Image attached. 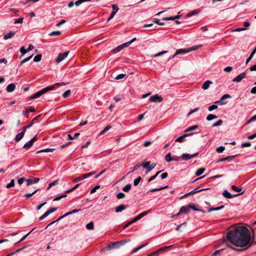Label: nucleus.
Instances as JSON below:
<instances>
[{
    "label": "nucleus",
    "mask_w": 256,
    "mask_h": 256,
    "mask_svg": "<svg viewBox=\"0 0 256 256\" xmlns=\"http://www.w3.org/2000/svg\"><path fill=\"white\" fill-rule=\"evenodd\" d=\"M125 242L124 241H118L116 242H112L106 248V250H111L114 249V248H118L122 244H124Z\"/></svg>",
    "instance_id": "7ed1b4c3"
},
{
    "label": "nucleus",
    "mask_w": 256,
    "mask_h": 256,
    "mask_svg": "<svg viewBox=\"0 0 256 256\" xmlns=\"http://www.w3.org/2000/svg\"><path fill=\"white\" fill-rule=\"evenodd\" d=\"M125 76H126V74H118V75L116 77V80H120V79L123 78Z\"/></svg>",
    "instance_id": "338daca9"
},
{
    "label": "nucleus",
    "mask_w": 256,
    "mask_h": 256,
    "mask_svg": "<svg viewBox=\"0 0 256 256\" xmlns=\"http://www.w3.org/2000/svg\"><path fill=\"white\" fill-rule=\"evenodd\" d=\"M94 224L92 222H90L86 225V228L88 230H92L94 228Z\"/></svg>",
    "instance_id": "cd10ccee"
},
{
    "label": "nucleus",
    "mask_w": 256,
    "mask_h": 256,
    "mask_svg": "<svg viewBox=\"0 0 256 256\" xmlns=\"http://www.w3.org/2000/svg\"><path fill=\"white\" fill-rule=\"evenodd\" d=\"M222 122H222V120H219L213 124H212V127H216V126H221L222 124Z\"/></svg>",
    "instance_id": "ea45409f"
},
{
    "label": "nucleus",
    "mask_w": 256,
    "mask_h": 256,
    "mask_svg": "<svg viewBox=\"0 0 256 256\" xmlns=\"http://www.w3.org/2000/svg\"><path fill=\"white\" fill-rule=\"evenodd\" d=\"M92 0H76L74 4L76 6H79L80 4H82V2H90Z\"/></svg>",
    "instance_id": "c9c22d12"
},
{
    "label": "nucleus",
    "mask_w": 256,
    "mask_h": 256,
    "mask_svg": "<svg viewBox=\"0 0 256 256\" xmlns=\"http://www.w3.org/2000/svg\"><path fill=\"white\" fill-rule=\"evenodd\" d=\"M67 196L66 194H62L61 196H56V197L54 199V201H58L59 200H60L61 198H65Z\"/></svg>",
    "instance_id": "864d4df0"
},
{
    "label": "nucleus",
    "mask_w": 256,
    "mask_h": 256,
    "mask_svg": "<svg viewBox=\"0 0 256 256\" xmlns=\"http://www.w3.org/2000/svg\"><path fill=\"white\" fill-rule=\"evenodd\" d=\"M228 240L234 245L238 247H244L248 246L250 242V235L248 228L245 226H240L236 227L227 234Z\"/></svg>",
    "instance_id": "f257e3e1"
},
{
    "label": "nucleus",
    "mask_w": 256,
    "mask_h": 256,
    "mask_svg": "<svg viewBox=\"0 0 256 256\" xmlns=\"http://www.w3.org/2000/svg\"><path fill=\"white\" fill-rule=\"evenodd\" d=\"M246 76L245 72H242L238 74L236 78L232 79L234 82H240Z\"/></svg>",
    "instance_id": "9b49d317"
},
{
    "label": "nucleus",
    "mask_w": 256,
    "mask_h": 256,
    "mask_svg": "<svg viewBox=\"0 0 256 256\" xmlns=\"http://www.w3.org/2000/svg\"><path fill=\"white\" fill-rule=\"evenodd\" d=\"M218 108V106L217 105H216V104H213V105H212L210 106L208 108V110L209 111L211 112L214 110H216Z\"/></svg>",
    "instance_id": "bf43d9fd"
},
{
    "label": "nucleus",
    "mask_w": 256,
    "mask_h": 256,
    "mask_svg": "<svg viewBox=\"0 0 256 256\" xmlns=\"http://www.w3.org/2000/svg\"><path fill=\"white\" fill-rule=\"evenodd\" d=\"M42 55L41 54H37L36 55L34 58V62H38L41 60Z\"/></svg>",
    "instance_id": "a18cd8bd"
},
{
    "label": "nucleus",
    "mask_w": 256,
    "mask_h": 256,
    "mask_svg": "<svg viewBox=\"0 0 256 256\" xmlns=\"http://www.w3.org/2000/svg\"><path fill=\"white\" fill-rule=\"evenodd\" d=\"M194 133L184 134L182 136H179L175 140V142H182L184 141V138L188 136H191L193 135Z\"/></svg>",
    "instance_id": "1a4fd4ad"
},
{
    "label": "nucleus",
    "mask_w": 256,
    "mask_h": 256,
    "mask_svg": "<svg viewBox=\"0 0 256 256\" xmlns=\"http://www.w3.org/2000/svg\"><path fill=\"white\" fill-rule=\"evenodd\" d=\"M15 88H16L15 84L13 83L10 84L6 86V91L9 92H12L14 90Z\"/></svg>",
    "instance_id": "a211bd4d"
},
{
    "label": "nucleus",
    "mask_w": 256,
    "mask_h": 256,
    "mask_svg": "<svg viewBox=\"0 0 256 256\" xmlns=\"http://www.w3.org/2000/svg\"><path fill=\"white\" fill-rule=\"evenodd\" d=\"M23 20H24L23 18H20L16 19V20H15L14 22V24H22L23 22Z\"/></svg>",
    "instance_id": "4d7b16f0"
},
{
    "label": "nucleus",
    "mask_w": 256,
    "mask_h": 256,
    "mask_svg": "<svg viewBox=\"0 0 256 256\" xmlns=\"http://www.w3.org/2000/svg\"><path fill=\"white\" fill-rule=\"evenodd\" d=\"M198 152L196 153L193 154H192V155H190L189 154H183L180 156V158L188 160H189L193 158L196 156L198 155Z\"/></svg>",
    "instance_id": "9d476101"
},
{
    "label": "nucleus",
    "mask_w": 256,
    "mask_h": 256,
    "mask_svg": "<svg viewBox=\"0 0 256 256\" xmlns=\"http://www.w3.org/2000/svg\"><path fill=\"white\" fill-rule=\"evenodd\" d=\"M131 184H128L122 188V190L125 192H128L131 188Z\"/></svg>",
    "instance_id": "4c0bfd02"
},
{
    "label": "nucleus",
    "mask_w": 256,
    "mask_h": 256,
    "mask_svg": "<svg viewBox=\"0 0 256 256\" xmlns=\"http://www.w3.org/2000/svg\"><path fill=\"white\" fill-rule=\"evenodd\" d=\"M14 179L10 180V182L6 184V188H9L14 186Z\"/></svg>",
    "instance_id": "a19ab883"
},
{
    "label": "nucleus",
    "mask_w": 256,
    "mask_h": 256,
    "mask_svg": "<svg viewBox=\"0 0 256 256\" xmlns=\"http://www.w3.org/2000/svg\"><path fill=\"white\" fill-rule=\"evenodd\" d=\"M59 86V84H54L52 86H47L42 90L36 92L32 96V98H36L40 96L43 94H45L46 92H48V91L53 90L56 87Z\"/></svg>",
    "instance_id": "f03ea898"
},
{
    "label": "nucleus",
    "mask_w": 256,
    "mask_h": 256,
    "mask_svg": "<svg viewBox=\"0 0 256 256\" xmlns=\"http://www.w3.org/2000/svg\"><path fill=\"white\" fill-rule=\"evenodd\" d=\"M225 150V148L223 146H220L219 147H218L216 148V151L218 153H221L224 152V150Z\"/></svg>",
    "instance_id": "8fccbe9b"
},
{
    "label": "nucleus",
    "mask_w": 256,
    "mask_h": 256,
    "mask_svg": "<svg viewBox=\"0 0 256 256\" xmlns=\"http://www.w3.org/2000/svg\"><path fill=\"white\" fill-rule=\"evenodd\" d=\"M126 208V206L124 204H121L116 206L115 209L116 212H120Z\"/></svg>",
    "instance_id": "dca6fc26"
},
{
    "label": "nucleus",
    "mask_w": 256,
    "mask_h": 256,
    "mask_svg": "<svg viewBox=\"0 0 256 256\" xmlns=\"http://www.w3.org/2000/svg\"><path fill=\"white\" fill-rule=\"evenodd\" d=\"M20 52L22 53V56H23L24 54H25L28 51H27L26 49H25V48L22 46L20 48Z\"/></svg>",
    "instance_id": "13d9d810"
},
{
    "label": "nucleus",
    "mask_w": 256,
    "mask_h": 256,
    "mask_svg": "<svg viewBox=\"0 0 256 256\" xmlns=\"http://www.w3.org/2000/svg\"><path fill=\"white\" fill-rule=\"evenodd\" d=\"M149 212H150V210L144 212H143L141 213L140 214H139L136 218L138 220H140L141 218H142L144 216H146Z\"/></svg>",
    "instance_id": "4be33fe9"
},
{
    "label": "nucleus",
    "mask_w": 256,
    "mask_h": 256,
    "mask_svg": "<svg viewBox=\"0 0 256 256\" xmlns=\"http://www.w3.org/2000/svg\"><path fill=\"white\" fill-rule=\"evenodd\" d=\"M25 132H24V130H22V131L21 132L18 133V134H17L16 135V137H15V138H14L15 141L18 142L20 140H21L22 139V138L24 137Z\"/></svg>",
    "instance_id": "2eb2a0df"
},
{
    "label": "nucleus",
    "mask_w": 256,
    "mask_h": 256,
    "mask_svg": "<svg viewBox=\"0 0 256 256\" xmlns=\"http://www.w3.org/2000/svg\"><path fill=\"white\" fill-rule=\"evenodd\" d=\"M40 181V178H32L26 179V185L30 186L34 184L38 183Z\"/></svg>",
    "instance_id": "6e6552de"
},
{
    "label": "nucleus",
    "mask_w": 256,
    "mask_h": 256,
    "mask_svg": "<svg viewBox=\"0 0 256 256\" xmlns=\"http://www.w3.org/2000/svg\"><path fill=\"white\" fill-rule=\"evenodd\" d=\"M244 191H242V192L236 194L234 195H232L230 192H229L227 190H224V192H222V195L224 197L228 198H232L236 196H240L241 194H244Z\"/></svg>",
    "instance_id": "39448f33"
},
{
    "label": "nucleus",
    "mask_w": 256,
    "mask_h": 256,
    "mask_svg": "<svg viewBox=\"0 0 256 256\" xmlns=\"http://www.w3.org/2000/svg\"><path fill=\"white\" fill-rule=\"evenodd\" d=\"M33 55H31L30 56L28 57V58H25L20 63V64H19V66H20L22 64H24V63L28 62V60H30L32 57Z\"/></svg>",
    "instance_id": "7c9ffc66"
},
{
    "label": "nucleus",
    "mask_w": 256,
    "mask_h": 256,
    "mask_svg": "<svg viewBox=\"0 0 256 256\" xmlns=\"http://www.w3.org/2000/svg\"><path fill=\"white\" fill-rule=\"evenodd\" d=\"M33 230H34V229H33L32 230H31L30 232H28V234H25L24 236H23L20 238V240L19 241H18L17 242H16V243L15 244H17L20 243V242H22L23 240H24L26 239V237H27V236H28L30 234V232H31Z\"/></svg>",
    "instance_id": "58836bf2"
},
{
    "label": "nucleus",
    "mask_w": 256,
    "mask_h": 256,
    "mask_svg": "<svg viewBox=\"0 0 256 256\" xmlns=\"http://www.w3.org/2000/svg\"><path fill=\"white\" fill-rule=\"evenodd\" d=\"M190 52L188 48H180L177 50L175 54L173 55L172 58L175 57L176 55L182 54H186Z\"/></svg>",
    "instance_id": "ddd939ff"
},
{
    "label": "nucleus",
    "mask_w": 256,
    "mask_h": 256,
    "mask_svg": "<svg viewBox=\"0 0 256 256\" xmlns=\"http://www.w3.org/2000/svg\"><path fill=\"white\" fill-rule=\"evenodd\" d=\"M231 188L232 190L235 192H238L240 193L242 192V188H238L237 186L234 185L232 186Z\"/></svg>",
    "instance_id": "72a5a7b5"
},
{
    "label": "nucleus",
    "mask_w": 256,
    "mask_h": 256,
    "mask_svg": "<svg viewBox=\"0 0 256 256\" xmlns=\"http://www.w3.org/2000/svg\"><path fill=\"white\" fill-rule=\"evenodd\" d=\"M251 146V144L250 142H246L242 144L241 147L244 148V147H248Z\"/></svg>",
    "instance_id": "0e129e2a"
},
{
    "label": "nucleus",
    "mask_w": 256,
    "mask_h": 256,
    "mask_svg": "<svg viewBox=\"0 0 256 256\" xmlns=\"http://www.w3.org/2000/svg\"><path fill=\"white\" fill-rule=\"evenodd\" d=\"M39 190V189H37L36 190H35L34 191L32 192V193H28V194H26L24 195V196L26 197V198H30V196H32L34 194H36V192Z\"/></svg>",
    "instance_id": "2f4dec72"
},
{
    "label": "nucleus",
    "mask_w": 256,
    "mask_h": 256,
    "mask_svg": "<svg viewBox=\"0 0 256 256\" xmlns=\"http://www.w3.org/2000/svg\"><path fill=\"white\" fill-rule=\"evenodd\" d=\"M172 248V246H164V247H162V248H159L156 251H157L158 254H159L160 253H162L164 252L170 250Z\"/></svg>",
    "instance_id": "4468645a"
},
{
    "label": "nucleus",
    "mask_w": 256,
    "mask_h": 256,
    "mask_svg": "<svg viewBox=\"0 0 256 256\" xmlns=\"http://www.w3.org/2000/svg\"><path fill=\"white\" fill-rule=\"evenodd\" d=\"M155 24H158V25H160V26H164V22H160V20L158 18H156V19H154V20H153Z\"/></svg>",
    "instance_id": "69168bd1"
},
{
    "label": "nucleus",
    "mask_w": 256,
    "mask_h": 256,
    "mask_svg": "<svg viewBox=\"0 0 256 256\" xmlns=\"http://www.w3.org/2000/svg\"><path fill=\"white\" fill-rule=\"evenodd\" d=\"M80 134V133H76L74 134V136H72L70 134H68V140H74V138H77L79 136Z\"/></svg>",
    "instance_id": "bb28decb"
},
{
    "label": "nucleus",
    "mask_w": 256,
    "mask_h": 256,
    "mask_svg": "<svg viewBox=\"0 0 256 256\" xmlns=\"http://www.w3.org/2000/svg\"><path fill=\"white\" fill-rule=\"evenodd\" d=\"M165 160L168 162H170L172 160V157L171 156V154L170 152L166 155Z\"/></svg>",
    "instance_id": "a878e982"
},
{
    "label": "nucleus",
    "mask_w": 256,
    "mask_h": 256,
    "mask_svg": "<svg viewBox=\"0 0 256 256\" xmlns=\"http://www.w3.org/2000/svg\"><path fill=\"white\" fill-rule=\"evenodd\" d=\"M26 179L25 178L22 177L19 178L18 180V182L20 185H21L24 181L26 182Z\"/></svg>",
    "instance_id": "680f3d73"
},
{
    "label": "nucleus",
    "mask_w": 256,
    "mask_h": 256,
    "mask_svg": "<svg viewBox=\"0 0 256 256\" xmlns=\"http://www.w3.org/2000/svg\"><path fill=\"white\" fill-rule=\"evenodd\" d=\"M190 208H192V210L198 211V212H202L203 213H204V212L198 208H197V205L194 204H188Z\"/></svg>",
    "instance_id": "f3484780"
},
{
    "label": "nucleus",
    "mask_w": 256,
    "mask_h": 256,
    "mask_svg": "<svg viewBox=\"0 0 256 256\" xmlns=\"http://www.w3.org/2000/svg\"><path fill=\"white\" fill-rule=\"evenodd\" d=\"M202 47V45H196V46H194L191 48H188V50H190V52L192 51V50H196L200 48H201Z\"/></svg>",
    "instance_id": "09e8293b"
},
{
    "label": "nucleus",
    "mask_w": 256,
    "mask_h": 256,
    "mask_svg": "<svg viewBox=\"0 0 256 256\" xmlns=\"http://www.w3.org/2000/svg\"><path fill=\"white\" fill-rule=\"evenodd\" d=\"M142 178L140 176H138L137 178L135 179L134 182V186H137L141 180Z\"/></svg>",
    "instance_id": "6e6d98bb"
},
{
    "label": "nucleus",
    "mask_w": 256,
    "mask_h": 256,
    "mask_svg": "<svg viewBox=\"0 0 256 256\" xmlns=\"http://www.w3.org/2000/svg\"><path fill=\"white\" fill-rule=\"evenodd\" d=\"M210 84H212V82L210 80L206 81L202 86V88L204 90H206L209 87Z\"/></svg>",
    "instance_id": "412c9836"
},
{
    "label": "nucleus",
    "mask_w": 256,
    "mask_h": 256,
    "mask_svg": "<svg viewBox=\"0 0 256 256\" xmlns=\"http://www.w3.org/2000/svg\"><path fill=\"white\" fill-rule=\"evenodd\" d=\"M26 247V246H24L22 248H19V249H18L16 250L15 252L6 256H12L14 254H16V253H18L19 252H20V251H22V250H24Z\"/></svg>",
    "instance_id": "c03bdc74"
},
{
    "label": "nucleus",
    "mask_w": 256,
    "mask_h": 256,
    "mask_svg": "<svg viewBox=\"0 0 256 256\" xmlns=\"http://www.w3.org/2000/svg\"><path fill=\"white\" fill-rule=\"evenodd\" d=\"M198 128V125H194V126H190V127L188 128L185 130V132H189V131H191V130H196Z\"/></svg>",
    "instance_id": "c756f323"
},
{
    "label": "nucleus",
    "mask_w": 256,
    "mask_h": 256,
    "mask_svg": "<svg viewBox=\"0 0 256 256\" xmlns=\"http://www.w3.org/2000/svg\"><path fill=\"white\" fill-rule=\"evenodd\" d=\"M204 170H205L204 168H199L196 171V176H199L201 175L202 174L204 173Z\"/></svg>",
    "instance_id": "c85d7f7f"
},
{
    "label": "nucleus",
    "mask_w": 256,
    "mask_h": 256,
    "mask_svg": "<svg viewBox=\"0 0 256 256\" xmlns=\"http://www.w3.org/2000/svg\"><path fill=\"white\" fill-rule=\"evenodd\" d=\"M150 164V162H146L142 163L141 166H142L144 168H149Z\"/></svg>",
    "instance_id": "e2e57ef3"
},
{
    "label": "nucleus",
    "mask_w": 256,
    "mask_h": 256,
    "mask_svg": "<svg viewBox=\"0 0 256 256\" xmlns=\"http://www.w3.org/2000/svg\"><path fill=\"white\" fill-rule=\"evenodd\" d=\"M54 150V148H48L40 150L38 151L37 153L39 154V153H40V152H52Z\"/></svg>",
    "instance_id": "473e14b6"
},
{
    "label": "nucleus",
    "mask_w": 256,
    "mask_h": 256,
    "mask_svg": "<svg viewBox=\"0 0 256 256\" xmlns=\"http://www.w3.org/2000/svg\"><path fill=\"white\" fill-rule=\"evenodd\" d=\"M224 208V206H219L216 207V208H211L208 210V212H212L214 211V210H222Z\"/></svg>",
    "instance_id": "b1692460"
},
{
    "label": "nucleus",
    "mask_w": 256,
    "mask_h": 256,
    "mask_svg": "<svg viewBox=\"0 0 256 256\" xmlns=\"http://www.w3.org/2000/svg\"><path fill=\"white\" fill-rule=\"evenodd\" d=\"M49 215V214H48V212H46L42 216H41L40 218H39V220H44V218H45L46 217H47Z\"/></svg>",
    "instance_id": "5fc2aeb1"
},
{
    "label": "nucleus",
    "mask_w": 256,
    "mask_h": 256,
    "mask_svg": "<svg viewBox=\"0 0 256 256\" xmlns=\"http://www.w3.org/2000/svg\"><path fill=\"white\" fill-rule=\"evenodd\" d=\"M236 156H237V154L234 155V156H226L224 158H222L218 160L216 162L218 163V162H224L226 160H227L228 162H231Z\"/></svg>",
    "instance_id": "f8f14e48"
},
{
    "label": "nucleus",
    "mask_w": 256,
    "mask_h": 256,
    "mask_svg": "<svg viewBox=\"0 0 256 256\" xmlns=\"http://www.w3.org/2000/svg\"><path fill=\"white\" fill-rule=\"evenodd\" d=\"M162 98L158 94H156L151 96L148 99L149 102H162Z\"/></svg>",
    "instance_id": "20e7f679"
},
{
    "label": "nucleus",
    "mask_w": 256,
    "mask_h": 256,
    "mask_svg": "<svg viewBox=\"0 0 256 256\" xmlns=\"http://www.w3.org/2000/svg\"><path fill=\"white\" fill-rule=\"evenodd\" d=\"M189 211H190L189 205H188V206H182V207L180 208V213H182V212L187 213Z\"/></svg>",
    "instance_id": "aec40b11"
},
{
    "label": "nucleus",
    "mask_w": 256,
    "mask_h": 256,
    "mask_svg": "<svg viewBox=\"0 0 256 256\" xmlns=\"http://www.w3.org/2000/svg\"><path fill=\"white\" fill-rule=\"evenodd\" d=\"M69 54V52H63V53H60L56 62V63H60V62H61L62 61L64 60L68 56Z\"/></svg>",
    "instance_id": "423d86ee"
},
{
    "label": "nucleus",
    "mask_w": 256,
    "mask_h": 256,
    "mask_svg": "<svg viewBox=\"0 0 256 256\" xmlns=\"http://www.w3.org/2000/svg\"><path fill=\"white\" fill-rule=\"evenodd\" d=\"M70 90H66L63 94H62V97L64 98H66L70 96Z\"/></svg>",
    "instance_id": "49530a36"
},
{
    "label": "nucleus",
    "mask_w": 256,
    "mask_h": 256,
    "mask_svg": "<svg viewBox=\"0 0 256 256\" xmlns=\"http://www.w3.org/2000/svg\"><path fill=\"white\" fill-rule=\"evenodd\" d=\"M125 196V194L123 192H120L116 194V198L118 199H121Z\"/></svg>",
    "instance_id": "052dcab7"
},
{
    "label": "nucleus",
    "mask_w": 256,
    "mask_h": 256,
    "mask_svg": "<svg viewBox=\"0 0 256 256\" xmlns=\"http://www.w3.org/2000/svg\"><path fill=\"white\" fill-rule=\"evenodd\" d=\"M15 34V32H10L6 34H5L4 36V40H8V38H12Z\"/></svg>",
    "instance_id": "6ab92c4d"
},
{
    "label": "nucleus",
    "mask_w": 256,
    "mask_h": 256,
    "mask_svg": "<svg viewBox=\"0 0 256 256\" xmlns=\"http://www.w3.org/2000/svg\"><path fill=\"white\" fill-rule=\"evenodd\" d=\"M34 143L30 140L26 142L24 146H23V148H26L27 150L29 149L33 145Z\"/></svg>",
    "instance_id": "5701e85b"
},
{
    "label": "nucleus",
    "mask_w": 256,
    "mask_h": 256,
    "mask_svg": "<svg viewBox=\"0 0 256 256\" xmlns=\"http://www.w3.org/2000/svg\"><path fill=\"white\" fill-rule=\"evenodd\" d=\"M111 128V126H107L104 128L100 132V135H102L104 134L108 130H109Z\"/></svg>",
    "instance_id": "e433bc0d"
},
{
    "label": "nucleus",
    "mask_w": 256,
    "mask_h": 256,
    "mask_svg": "<svg viewBox=\"0 0 256 256\" xmlns=\"http://www.w3.org/2000/svg\"><path fill=\"white\" fill-rule=\"evenodd\" d=\"M58 180H56L50 183L49 184V185H48V190L50 188H51L52 186L56 184H58Z\"/></svg>",
    "instance_id": "603ef678"
},
{
    "label": "nucleus",
    "mask_w": 256,
    "mask_h": 256,
    "mask_svg": "<svg viewBox=\"0 0 256 256\" xmlns=\"http://www.w3.org/2000/svg\"><path fill=\"white\" fill-rule=\"evenodd\" d=\"M130 45L128 42L120 45L117 48H119L120 50Z\"/></svg>",
    "instance_id": "de8ad7c7"
},
{
    "label": "nucleus",
    "mask_w": 256,
    "mask_h": 256,
    "mask_svg": "<svg viewBox=\"0 0 256 256\" xmlns=\"http://www.w3.org/2000/svg\"><path fill=\"white\" fill-rule=\"evenodd\" d=\"M168 188V186L160 187L158 188H152V189L150 190L148 192H156V191H160V190H162L165 188Z\"/></svg>",
    "instance_id": "393cba45"
},
{
    "label": "nucleus",
    "mask_w": 256,
    "mask_h": 256,
    "mask_svg": "<svg viewBox=\"0 0 256 256\" xmlns=\"http://www.w3.org/2000/svg\"><path fill=\"white\" fill-rule=\"evenodd\" d=\"M60 34H61V32L59 30L52 32L49 34V35L50 36H58Z\"/></svg>",
    "instance_id": "79ce46f5"
},
{
    "label": "nucleus",
    "mask_w": 256,
    "mask_h": 256,
    "mask_svg": "<svg viewBox=\"0 0 256 256\" xmlns=\"http://www.w3.org/2000/svg\"><path fill=\"white\" fill-rule=\"evenodd\" d=\"M112 12H111L110 15L108 18V19L107 22H109L110 20L115 16L116 13L119 10L118 7L115 4H112Z\"/></svg>",
    "instance_id": "0eeeda50"
},
{
    "label": "nucleus",
    "mask_w": 256,
    "mask_h": 256,
    "mask_svg": "<svg viewBox=\"0 0 256 256\" xmlns=\"http://www.w3.org/2000/svg\"><path fill=\"white\" fill-rule=\"evenodd\" d=\"M216 118H217V116L212 114H210L206 116V120L208 121H210V120H212Z\"/></svg>",
    "instance_id": "f704fd0d"
},
{
    "label": "nucleus",
    "mask_w": 256,
    "mask_h": 256,
    "mask_svg": "<svg viewBox=\"0 0 256 256\" xmlns=\"http://www.w3.org/2000/svg\"><path fill=\"white\" fill-rule=\"evenodd\" d=\"M224 250V248H222L220 250L215 251L214 253L212 254L211 256H216L220 253V252H222Z\"/></svg>",
    "instance_id": "774afa93"
},
{
    "label": "nucleus",
    "mask_w": 256,
    "mask_h": 256,
    "mask_svg": "<svg viewBox=\"0 0 256 256\" xmlns=\"http://www.w3.org/2000/svg\"><path fill=\"white\" fill-rule=\"evenodd\" d=\"M84 174H82L81 176H78L76 178H74V180H73V182H78L79 181H80V180H83L84 179L86 178H85L84 177Z\"/></svg>",
    "instance_id": "37998d69"
},
{
    "label": "nucleus",
    "mask_w": 256,
    "mask_h": 256,
    "mask_svg": "<svg viewBox=\"0 0 256 256\" xmlns=\"http://www.w3.org/2000/svg\"><path fill=\"white\" fill-rule=\"evenodd\" d=\"M200 192H202V190H200V189L199 188H196L194 190L190 191V193H191L192 194H194Z\"/></svg>",
    "instance_id": "3c124183"
}]
</instances>
